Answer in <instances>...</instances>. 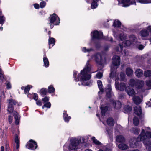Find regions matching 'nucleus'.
<instances>
[{
	"label": "nucleus",
	"mask_w": 151,
	"mask_h": 151,
	"mask_svg": "<svg viewBox=\"0 0 151 151\" xmlns=\"http://www.w3.org/2000/svg\"><path fill=\"white\" fill-rule=\"evenodd\" d=\"M91 66L88 61L84 69L81 70V72L78 75V78L76 76L77 74V72L75 71L74 72L73 76L75 80L76 81L80 80L82 84L84 86H88L90 85V83L88 81L91 78V75L88 73L91 70Z\"/></svg>",
	"instance_id": "1"
},
{
	"label": "nucleus",
	"mask_w": 151,
	"mask_h": 151,
	"mask_svg": "<svg viewBox=\"0 0 151 151\" xmlns=\"http://www.w3.org/2000/svg\"><path fill=\"white\" fill-rule=\"evenodd\" d=\"M145 129H142L139 135L140 140L143 141V143L148 151H151V142L147 139L151 138L150 129L149 127H146Z\"/></svg>",
	"instance_id": "2"
},
{
	"label": "nucleus",
	"mask_w": 151,
	"mask_h": 151,
	"mask_svg": "<svg viewBox=\"0 0 151 151\" xmlns=\"http://www.w3.org/2000/svg\"><path fill=\"white\" fill-rule=\"evenodd\" d=\"M8 103L9 104L7 109L9 113H13L15 119V124L16 125L19 124V123L20 116L17 112L13 111V106L15 104L16 102L13 100L9 99L8 100Z\"/></svg>",
	"instance_id": "3"
},
{
	"label": "nucleus",
	"mask_w": 151,
	"mask_h": 151,
	"mask_svg": "<svg viewBox=\"0 0 151 151\" xmlns=\"http://www.w3.org/2000/svg\"><path fill=\"white\" fill-rule=\"evenodd\" d=\"M120 58L119 56H114L113 57L112 64L111 67V73L110 77H112V75H116V70L120 65Z\"/></svg>",
	"instance_id": "4"
},
{
	"label": "nucleus",
	"mask_w": 151,
	"mask_h": 151,
	"mask_svg": "<svg viewBox=\"0 0 151 151\" xmlns=\"http://www.w3.org/2000/svg\"><path fill=\"white\" fill-rule=\"evenodd\" d=\"M50 28L51 29L53 27V24L54 25H58L60 23V20L59 17L55 13H54L52 15H50L49 18Z\"/></svg>",
	"instance_id": "5"
},
{
	"label": "nucleus",
	"mask_w": 151,
	"mask_h": 151,
	"mask_svg": "<svg viewBox=\"0 0 151 151\" xmlns=\"http://www.w3.org/2000/svg\"><path fill=\"white\" fill-rule=\"evenodd\" d=\"M137 42V38L134 35H132L129 37V40L124 41L122 45L124 47H128L131 44L134 45Z\"/></svg>",
	"instance_id": "6"
},
{
	"label": "nucleus",
	"mask_w": 151,
	"mask_h": 151,
	"mask_svg": "<svg viewBox=\"0 0 151 151\" xmlns=\"http://www.w3.org/2000/svg\"><path fill=\"white\" fill-rule=\"evenodd\" d=\"M141 141L140 140L139 136L137 138H132L130 141V146L132 148H136L139 145L140 142Z\"/></svg>",
	"instance_id": "7"
},
{
	"label": "nucleus",
	"mask_w": 151,
	"mask_h": 151,
	"mask_svg": "<svg viewBox=\"0 0 151 151\" xmlns=\"http://www.w3.org/2000/svg\"><path fill=\"white\" fill-rule=\"evenodd\" d=\"M92 58L94 59L95 61L99 64L104 62L102 55L100 54H96L92 57Z\"/></svg>",
	"instance_id": "8"
},
{
	"label": "nucleus",
	"mask_w": 151,
	"mask_h": 151,
	"mask_svg": "<svg viewBox=\"0 0 151 151\" xmlns=\"http://www.w3.org/2000/svg\"><path fill=\"white\" fill-rule=\"evenodd\" d=\"M91 35L93 39H99L102 37L103 35V33L100 31L98 32L95 31L92 32Z\"/></svg>",
	"instance_id": "9"
},
{
	"label": "nucleus",
	"mask_w": 151,
	"mask_h": 151,
	"mask_svg": "<svg viewBox=\"0 0 151 151\" xmlns=\"http://www.w3.org/2000/svg\"><path fill=\"white\" fill-rule=\"evenodd\" d=\"M78 144L79 142L78 140H71V143L69 146V150H72L77 149L78 148Z\"/></svg>",
	"instance_id": "10"
},
{
	"label": "nucleus",
	"mask_w": 151,
	"mask_h": 151,
	"mask_svg": "<svg viewBox=\"0 0 151 151\" xmlns=\"http://www.w3.org/2000/svg\"><path fill=\"white\" fill-rule=\"evenodd\" d=\"M26 147L28 149L34 150L37 147V145L35 141L31 140L27 142Z\"/></svg>",
	"instance_id": "11"
},
{
	"label": "nucleus",
	"mask_w": 151,
	"mask_h": 151,
	"mask_svg": "<svg viewBox=\"0 0 151 151\" xmlns=\"http://www.w3.org/2000/svg\"><path fill=\"white\" fill-rule=\"evenodd\" d=\"M119 2H121L122 6L124 7H128L131 4H135V0L130 1V0H118Z\"/></svg>",
	"instance_id": "12"
},
{
	"label": "nucleus",
	"mask_w": 151,
	"mask_h": 151,
	"mask_svg": "<svg viewBox=\"0 0 151 151\" xmlns=\"http://www.w3.org/2000/svg\"><path fill=\"white\" fill-rule=\"evenodd\" d=\"M112 77H110V78H113L114 77H116V81L120 80V81H123L124 80L125 78V75L124 73H120V75L119 76H118L117 73H116V75H114V76L112 75Z\"/></svg>",
	"instance_id": "13"
},
{
	"label": "nucleus",
	"mask_w": 151,
	"mask_h": 151,
	"mask_svg": "<svg viewBox=\"0 0 151 151\" xmlns=\"http://www.w3.org/2000/svg\"><path fill=\"white\" fill-rule=\"evenodd\" d=\"M134 112L135 114L141 118H143L144 116V114L142 113L141 109L139 106H137L134 108Z\"/></svg>",
	"instance_id": "14"
},
{
	"label": "nucleus",
	"mask_w": 151,
	"mask_h": 151,
	"mask_svg": "<svg viewBox=\"0 0 151 151\" xmlns=\"http://www.w3.org/2000/svg\"><path fill=\"white\" fill-rule=\"evenodd\" d=\"M115 86L117 89L123 91L124 90L126 87V85L124 83H122L119 85V83L115 80Z\"/></svg>",
	"instance_id": "15"
},
{
	"label": "nucleus",
	"mask_w": 151,
	"mask_h": 151,
	"mask_svg": "<svg viewBox=\"0 0 151 151\" xmlns=\"http://www.w3.org/2000/svg\"><path fill=\"white\" fill-rule=\"evenodd\" d=\"M125 91L129 96H134L136 93L134 89L129 87H127L126 88Z\"/></svg>",
	"instance_id": "16"
},
{
	"label": "nucleus",
	"mask_w": 151,
	"mask_h": 151,
	"mask_svg": "<svg viewBox=\"0 0 151 151\" xmlns=\"http://www.w3.org/2000/svg\"><path fill=\"white\" fill-rule=\"evenodd\" d=\"M113 25L115 27H120V28L125 31L126 28L123 25H121V22L118 20H115L113 23Z\"/></svg>",
	"instance_id": "17"
},
{
	"label": "nucleus",
	"mask_w": 151,
	"mask_h": 151,
	"mask_svg": "<svg viewBox=\"0 0 151 151\" xmlns=\"http://www.w3.org/2000/svg\"><path fill=\"white\" fill-rule=\"evenodd\" d=\"M144 85V82L143 81L137 80L135 84V86L137 89H139L142 88Z\"/></svg>",
	"instance_id": "18"
},
{
	"label": "nucleus",
	"mask_w": 151,
	"mask_h": 151,
	"mask_svg": "<svg viewBox=\"0 0 151 151\" xmlns=\"http://www.w3.org/2000/svg\"><path fill=\"white\" fill-rule=\"evenodd\" d=\"M132 100L135 104H139L142 101V97H140L138 96H134L132 98Z\"/></svg>",
	"instance_id": "19"
},
{
	"label": "nucleus",
	"mask_w": 151,
	"mask_h": 151,
	"mask_svg": "<svg viewBox=\"0 0 151 151\" xmlns=\"http://www.w3.org/2000/svg\"><path fill=\"white\" fill-rule=\"evenodd\" d=\"M140 35L143 39H145V37L147 36L149 34L148 31L144 29L141 30L140 32Z\"/></svg>",
	"instance_id": "20"
},
{
	"label": "nucleus",
	"mask_w": 151,
	"mask_h": 151,
	"mask_svg": "<svg viewBox=\"0 0 151 151\" xmlns=\"http://www.w3.org/2000/svg\"><path fill=\"white\" fill-rule=\"evenodd\" d=\"M112 102L113 104L114 107L116 109H119L121 107V104L119 101H115L114 100H112Z\"/></svg>",
	"instance_id": "21"
},
{
	"label": "nucleus",
	"mask_w": 151,
	"mask_h": 151,
	"mask_svg": "<svg viewBox=\"0 0 151 151\" xmlns=\"http://www.w3.org/2000/svg\"><path fill=\"white\" fill-rule=\"evenodd\" d=\"M108 88L106 89V96L110 98L112 96V93L111 92V86L110 85L108 86Z\"/></svg>",
	"instance_id": "22"
},
{
	"label": "nucleus",
	"mask_w": 151,
	"mask_h": 151,
	"mask_svg": "<svg viewBox=\"0 0 151 151\" xmlns=\"http://www.w3.org/2000/svg\"><path fill=\"white\" fill-rule=\"evenodd\" d=\"M135 73L137 77L139 78L142 76L143 71L141 69H138L136 70Z\"/></svg>",
	"instance_id": "23"
},
{
	"label": "nucleus",
	"mask_w": 151,
	"mask_h": 151,
	"mask_svg": "<svg viewBox=\"0 0 151 151\" xmlns=\"http://www.w3.org/2000/svg\"><path fill=\"white\" fill-rule=\"evenodd\" d=\"M92 139L93 142L96 145H98L100 147H103V144L101 143L99 141L97 140L95 137H93L92 138Z\"/></svg>",
	"instance_id": "24"
},
{
	"label": "nucleus",
	"mask_w": 151,
	"mask_h": 151,
	"mask_svg": "<svg viewBox=\"0 0 151 151\" xmlns=\"http://www.w3.org/2000/svg\"><path fill=\"white\" fill-rule=\"evenodd\" d=\"M63 117L65 121L66 122H68L71 119L70 116H68L66 111H64L63 113Z\"/></svg>",
	"instance_id": "25"
},
{
	"label": "nucleus",
	"mask_w": 151,
	"mask_h": 151,
	"mask_svg": "<svg viewBox=\"0 0 151 151\" xmlns=\"http://www.w3.org/2000/svg\"><path fill=\"white\" fill-rule=\"evenodd\" d=\"M43 61L44 65L46 67H48L49 65V63L47 58L46 57L45 55L44 56L43 58Z\"/></svg>",
	"instance_id": "26"
},
{
	"label": "nucleus",
	"mask_w": 151,
	"mask_h": 151,
	"mask_svg": "<svg viewBox=\"0 0 151 151\" xmlns=\"http://www.w3.org/2000/svg\"><path fill=\"white\" fill-rule=\"evenodd\" d=\"M126 73L128 76H131L133 74V71L132 69L129 68H128L126 69Z\"/></svg>",
	"instance_id": "27"
},
{
	"label": "nucleus",
	"mask_w": 151,
	"mask_h": 151,
	"mask_svg": "<svg viewBox=\"0 0 151 151\" xmlns=\"http://www.w3.org/2000/svg\"><path fill=\"white\" fill-rule=\"evenodd\" d=\"M116 141L119 142H123L124 141V138L121 135L117 136L116 138Z\"/></svg>",
	"instance_id": "28"
},
{
	"label": "nucleus",
	"mask_w": 151,
	"mask_h": 151,
	"mask_svg": "<svg viewBox=\"0 0 151 151\" xmlns=\"http://www.w3.org/2000/svg\"><path fill=\"white\" fill-rule=\"evenodd\" d=\"M55 39L53 38L50 37V36L48 39V43L49 45H52V46L55 45Z\"/></svg>",
	"instance_id": "29"
},
{
	"label": "nucleus",
	"mask_w": 151,
	"mask_h": 151,
	"mask_svg": "<svg viewBox=\"0 0 151 151\" xmlns=\"http://www.w3.org/2000/svg\"><path fill=\"white\" fill-rule=\"evenodd\" d=\"M118 147L121 149L125 150L128 148V146L126 144L121 143L119 145Z\"/></svg>",
	"instance_id": "30"
},
{
	"label": "nucleus",
	"mask_w": 151,
	"mask_h": 151,
	"mask_svg": "<svg viewBox=\"0 0 151 151\" xmlns=\"http://www.w3.org/2000/svg\"><path fill=\"white\" fill-rule=\"evenodd\" d=\"M108 124L109 126H113L114 124V121L112 118H108L107 121Z\"/></svg>",
	"instance_id": "31"
},
{
	"label": "nucleus",
	"mask_w": 151,
	"mask_h": 151,
	"mask_svg": "<svg viewBox=\"0 0 151 151\" xmlns=\"http://www.w3.org/2000/svg\"><path fill=\"white\" fill-rule=\"evenodd\" d=\"M32 86L30 85H28L25 88L24 87H22L21 89L22 90H24V92L25 93H27L28 92L30 89L32 88Z\"/></svg>",
	"instance_id": "32"
},
{
	"label": "nucleus",
	"mask_w": 151,
	"mask_h": 151,
	"mask_svg": "<svg viewBox=\"0 0 151 151\" xmlns=\"http://www.w3.org/2000/svg\"><path fill=\"white\" fill-rule=\"evenodd\" d=\"M97 84H98V85L99 88V89H100V91H101V92H99V93L100 94L101 92H102L103 91V89L102 88V83L101 81L98 80L97 81Z\"/></svg>",
	"instance_id": "33"
},
{
	"label": "nucleus",
	"mask_w": 151,
	"mask_h": 151,
	"mask_svg": "<svg viewBox=\"0 0 151 151\" xmlns=\"http://www.w3.org/2000/svg\"><path fill=\"white\" fill-rule=\"evenodd\" d=\"M127 37V35L124 32L121 33L119 36V38L121 41H123L124 40L126 39Z\"/></svg>",
	"instance_id": "34"
},
{
	"label": "nucleus",
	"mask_w": 151,
	"mask_h": 151,
	"mask_svg": "<svg viewBox=\"0 0 151 151\" xmlns=\"http://www.w3.org/2000/svg\"><path fill=\"white\" fill-rule=\"evenodd\" d=\"M101 109L102 114V116H104L105 113L107 110V106L101 107Z\"/></svg>",
	"instance_id": "35"
},
{
	"label": "nucleus",
	"mask_w": 151,
	"mask_h": 151,
	"mask_svg": "<svg viewBox=\"0 0 151 151\" xmlns=\"http://www.w3.org/2000/svg\"><path fill=\"white\" fill-rule=\"evenodd\" d=\"M144 76L145 77H151V71L150 70H146L144 72Z\"/></svg>",
	"instance_id": "36"
},
{
	"label": "nucleus",
	"mask_w": 151,
	"mask_h": 151,
	"mask_svg": "<svg viewBox=\"0 0 151 151\" xmlns=\"http://www.w3.org/2000/svg\"><path fill=\"white\" fill-rule=\"evenodd\" d=\"M137 81V80H135L134 79H131L129 81V85L131 86H135Z\"/></svg>",
	"instance_id": "37"
},
{
	"label": "nucleus",
	"mask_w": 151,
	"mask_h": 151,
	"mask_svg": "<svg viewBox=\"0 0 151 151\" xmlns=\"http://www.w3.org/2000/svg\"><path fill=\"white\" fill-rule=\"evenodd\" d=\"M132 132L134 134H138L140 130L139 129L137 128H132L131 130Z\"/></svg>",
	"instance_id": "38"
},
{
	"label": "nucleus",
	"mask_w": 151,
	"mask_h": 151,
	"mask_svg": "<svg viewBox=\"0 0 151 151\" xmlns=\"http://www.w3.org/2000/svg\"><path fill=\"white\" fill-rule=\"evenodd\" d=\"M124 110L125 113H128L130 111L132 110L131 107L129 105L126 106L124 108Z\"/></svg>",
	"instance_id": "39"
},
{
	"label": "nucleus",
	"mask_w": 151,
	"mask_h": 151,
	"mask_svg": "<svg viewBox=\"0 0 151 151\" xmlns=\"http://www.w3.org/2000/svg\"><path fill=\"white\" fill-rule=\"evenodd\" d=\"M5 77L2 72V70L0 68V80L2 82L5 81Z\"/></svg>",
	"instance_id": "40"
},
{
	"label": "nucleus",
	"mask_w": 151,
	"mask_h": 151,
	"mask_svg": "<svg viewBox=\"0 0 151 151\" xmlns=\"http://www.w3.org/2000/svg\"><path fill=\"white\" fill-rule=\"evenodd\" d=\"M137 1L142 4L151 3V0H137Z\"/></svg>",
	"instance_id": "41"
},
{
	"label": "nucleus",
	"mask_w": 151,
	"mask_h": 151,
	"mask_svg": "<svg viewBox=\"0 0 151 151\" xmlns=\"http://www.w3.org/2000/svg\"><path fill=\"white\" fill-rule=\"evenodd\" d=\"M133 124L135 126H137L139 123V120L138 118L136 117H134L133 119Z\"/></svg>",
	"instance_id": "42"
},
{
	"label": "nucleus",
	"mask_w": 151,
	"mask_h": 151,
	"mask_svg": "<svg viewBox=\"0 0 151 151\" xmlns=\"http://www.w3.org/2000/svg\"><path fill=\"white\" fill-rule=\"evenodd\" d=\"M48 91L50 93H53L55 91V89L52 85H50L49 86Z\"/></svg>",
	"instance_id": "43"
},
{
	"label": "nucleus",
	"mask_w": 151,
	"mask_h": 151,
	"mask_svg": "<svg viewBox=\"0 0 151 151\" xmlns=\"http://www.w3.org/2000/svg\"><path fill=\"white\" fill-rule=\"evenodd\" d=\"M46 5V2L43 0H42V1L40 4V7L41 9H43L45 7Z\"/></svg>",
	"instance_id": "44"
},
{
	"label": "nucleus",
	"mask_w": 151,
	"mask_h": 151,
	"mask_svg": "<svg viewBox=\"0 0 151 151\" xmlns=\"http://www.w3.org/2000/svg\"><path fill=\"white\" fill-rule=\"evenodd\" d=\"M93 50L91 48L86 49L85 47H83L82 49V51L84 52H89Z\"/></svg>",
	"instance_id": "45"
},
{
	"label": "nucleus",
	"mask_w": 151,
	"mask_h": 151,
	"mask_svg": "<svg viewBox=\"0 0 151 151\" xmlns=\"http://www.w3.org/2000/svg\"><path fill=\"white\" fill-rule=\"evenodd\" d=\"M40 92L41 94L42 95H46L47 93V90L45 88H42L40 90Z\"/></svg>",
	"instance_id": "46"
},
{
	"label": "nucleus",
	"mask_w": 151,
	"mask_h": 151,
	"mask_svg": "<svg viewBox=\"0 0 151 151\" xmlns=\"http://www.w3.org/2000/svg\"><path fill=\"white\" fill-rule=\"evenodd\" d=\"M5 20V18L3 16H0V24H3Z\"/></svg>",
	"instance_id": "47"
},
{
	"label": "nucleus",
	"mask_w": 151,
	"mask_h": 151,
	"mask_svg": "<svg viewBox=\"0 0 151 151\" xmlns=\"http://www.w3.org/2000/svg\"><path fill=\"white\" fill-rule=\"evenodd\" d=\"M102 76L103 74L101 72H98L96 75V77L98 79L101 78L102 77Z\"/></svg>",
	"instance_id": "48"
},
{
	"label": "nucleus",
	"mask_w": 151,
	"mask_h": 151,
	"mask_svg": "<svg viewBox=\"0 0 151 151\" xmlns=\"http://www.w3.org/2000/svg\"><path fill=\"white\" fill-rule=\"evenodd\" d=\"M6 88H7V89H10L11 88V85L10 83L8 81L6 82Z\"/></svg>",
	"instance_id": "49"
},
{
	"label": "nucleus",
	"mask_w": 151,
	"mask_h": 151,
	"mask_svg": "<svg viewBox=\"0 0 151 151\" xmlns=\"http://www.w3.org/2000/svg\"><path fill=\"white\" fill-rule=\"evenodd\" d=\"M120 49L121 50V52L124 55H127V52H126V51L124 50H122V46H121V45H120Z\"/></svg>",
	"instance_id": "50"
},
{
	"label": "nucleus",
	"mask_w": 151,
	"mask_h": 151,
	"mask_svg": "<svg viewBox=\"0 0 151 151\" xmlns=\"http://www.w3.org/2000/svg\"><path fill=\"white\" fill-rule=\"evenodd\" d=\"M51 106V104L50 102H47V103H46L45 104V107L50 108V107Z\"/></svg>",
	"instance_id": "51"
},
{
	"label": "nucleus",
	"mask_w": 151,
	"mask_h": 151,
	"mask_svg": "<svg viewBox=\"0 0 151 151\" xmlns=\"http://www.w3.org/2000/svg\"><path fill=\"white\" fill-rule=\"evenodd\" d=\"M147 85L151 87V80H149L146 81Z\"/></svg>",
	"instance_id": "52"
},
{
	"label": "nucleus",
	"mask_w": 151,
	"mask_h": 151,
	"mask_svg": "<svg viewBox=\"0 0 151 151\" xmlns=\"http://www.w3.org/2000/svg\"><path fill=\"white\" fill-rule=\"evenodd\" d=\"M42 100L44 103H45L48 101L49 100V98L47 97H45L44 98L42 99Z\"/></svg>",
	"instance_id": "53"
},
{
	"label": "nucleus",
	"mask_w": 151,
	"mask_h": 151,
	"mask_svg": "<svg viewBox=\"0 0 151 151\" xmlns=\"http://www.w3.org/2000/svg\"><path fill=\"white\" fill-rule=\"evenodd\" d=\"M15 141L16 143H19V141L17 135H16L15 136Z\"/></svg>",
	"instance_id": "54"
},
{
	"label": "nucleus",
	"mask_w": 151,
	"mask_h": 151,
	"mask_svg": "<svg viewBox=\"0 0 151 151\" xmlns=\"http://www.w3.org/2000/svg\"><path fill=\"white\" fill-rule=\"evenodd\" d=\"M33 6L35 9H38L39 8V5L37 3L35 4H33Z\"/></svg>",
	"instance_id": "55"
},
{
	"label": "nucleus",
	"mask_w": 151,
	"mask_h": 151,
	"mask_svg": "<svg viewBox=\"0 0 151 151\" xmlns=\"http://www.w3.org/2000/svg\"><path fill=\"white\" fill-rule=\"evenodd\" d=\"M36 104L37 105L39 106H41L42 105L41 101L40 100H38L36 101Z\"/></svg>",
	"instance_id": "56"
},
{
	"label": "nucleus",
	"mask_w": 151,
	"mask_h": 151,
	"mask_svg": "<svg viewBox=\"0 0 151 151\" xmlns=\"http://www.w3.org/2000/svg\"><path fill=\"white\" fill-rule=\"evenodd\" d=\"M38 96L37 94H34V96L33 97L34 99L37 101L38 99Z\"/></svg>",
	"instance_id": "57"
},
{
	"label": "nucleus",
	"mask_w": 151,
	"mask_h": 151,
	"mask_svg": "<svg viewBox=\"0 0 151 151\" xmlns=\"http://www.w3.org/2000/svg\"><path fill=\"white\" fill-rule=\"evenodd\" d=\"M144 46L142 45H140L138 46V48L140 50H142L144 48Z\"/></svg>",
	"instance_id": "58"
},
{
	"label": "nucleus",
	"mask_w": 151,
	"mask_h": 151,
	"mask_svg": "<svg viewBox=\"0 0 151 151\" xmlns=\"http://www.w3.org/2000/svg\"><path fill=\"white\" fill-rule=\"evenodd\" d=\"M9 122L10 123H11L12 122V118L10 116H9Z\"/></svg>",
	"instance_id": "59"
},
{
	"label": "nucleus",
	"mask_w": 151,
	"mask_h": 151,
	"mask_svg": "<svg viewBox=\"0 0 151 151\" xmlns=\"http://www.w3.org/2000/svg\"><path fill=\"white\" fill-rule=\"evenodd\" d=\"M146 104L148 107H151V102L150 101H148L146 103Z\"/></svg>",
	"instance_id": "60"
},
{
	"label": "nucleus",
	"mask_w": 151,
	"mask_h": 151,
	"mask_svg": "<svg viewBox=\"0 0 151 151\" xmlns=\"http://www.w3.org/2000/svg\"><path fill=\"white\" fill-rule=\"evenodd\" d=\"M147 29H148L151 33V26H149L147 28Z\"/></svg>",
	"instance_id": "61"
},
{
	"label": "nucleus",
	"mask_w": 151,
	"mask_h": 151,
	"mask_svg": "<svg viewBox=\"0 0 151 151\" xmlns=\"http://www.w3.org/2000/svg\"><path fill=\"white\" fill-rule=\"evenodd\" d=\"M0 151H4V148L3 146H1V147Z\"/></svg>",
	"instance_id": "62"
},
{
	"label": "nucleus",
	"mask_w": 151,
	"mask_h": 151,
	"mask_svg": "<svg viewBox=\"0 0 151 151\" xmlns=\"http://www.w3.org/2000/svg\"><path fill=\"white\" fill-rule=\"evenodd\" d=\"M16 148L18 149L19 147V143H16Z\"/></svg>",
	"instance_id": "63"
},
{
	"label": "nucleus",
	"mask_w": 151,
	"mask_h": 151,
	"mask_svg": "<svg viewBox=\"0 0 151 151\" xmlns=\"http://www.w3.org/2000/svg\"><path fill=\"white\" fill-rule=\"evenodd\" d=\"M105 151H111V150L110 149H107Z\"/></svg>",
	"instance_id": "64"
}]
</instances>
